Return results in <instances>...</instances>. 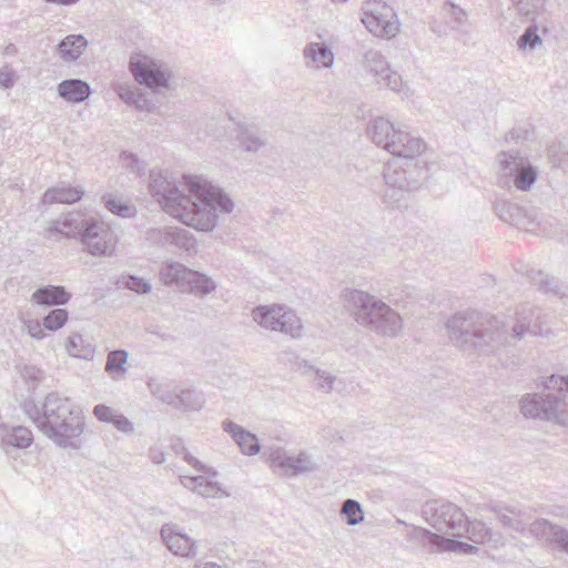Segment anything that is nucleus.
Masks as SVG:
<instances>
[{"label":"nucleus","mask_w":568,"mask_h":568,"mask_svg":"<svg viewBox=\"0 0 568 568\" xmlns=\"http://www.w3.org/2000/svg\"><path fill=\"white\" fill-rule=\"evenodd\" d=\"M151 189L166 213L201 231L214 226L217 209L229 212L233 207L230 199L196 176L185 178L178 187L163 178H156Z\"/></svg>","instance_id":"obj_1"},{"label":"nucleus","mask_w":568,"mask_h":568,"mask_svg":"<svg viewBox=\"0 0 568 568\" xmlns=\"http://www.w3.org/2000/svg\"><path fill=\"white\" fill-rule=\"evenodd\" d=\"M445 326L453 345L467 355L494 353L508 338L503 321L470 310L453 314Z\"/></svg>","instance_id":"obj_2"},{"label":"nucleus","mask_w":568,"mask_h":568,"mask_svg":"<svg viewBox=\"0 0 568 568\" xmlns=\"http://www.w3.org/2000/svg\"><path fill=\"white\" fill-rule=\"evenodd\" d=\"M29 414L47 436L63 447L75 446L74 440L84 432L83 416L68 398L50 395Z\"/></svg>","instance_id":"obj_3"},{"label":"nucleus","mask_w":568,"mask_h":568,"mask_svg":"<svg viewBox=\"0 0 568 568\" xmlns=\"http://www.w3.org/2000/svg\"><path fill=\"white\" fill-rule=\"evenodd\" d=\"M344 301L354 320L369 331L394 337L403 328L400 315L385 302L361 290H346Z\"/></svg>","instance_id":"obj_4"},{"label":"nucleus","mask_w":568,"mask_h":568,"mask_svg":"<svg viewBox=\"0 0 568 568\" xmlns=\"http://www.w3.org/2000/svg\"><path fill=\"white\" fill-rule=\"evenodd\" d=\"M366 133L374 144L397 158H416L425 148L420 138L396 128L383 116L371 120Z\"/></svg>","instance_id":"obj_5"},{"label":"nucleus","mask_w":568,"mask_h":568,"mask_svg":"<svg viewBox=\"0 0 568 568\" xmlns=\"http://www.w3.org/2000/svg\"><path fill=\"white\" fill-rule=\"evenodd\" d=\"M497 162L499 166L497 184L504 189L515 187L527 192L539 175L538 168L518 154L503 151L497 155Z\"/></svg>","instance_id":"obj_6"},{"label":"nucleus","mask_w":568,"mask_h":568,"mask_svg":"<svg viewBox=\"0 0 568 568\" xmlns=\"http://www.w3.org/2000/svg\"><path fill=\"white\" fill-rule=\"evenodd\" d=\"M520 412L526 418L568 423V405L552 393L526 394L520 399Z\"/></svg>","instance_id":"obj_7"},{"label":"nucleus","mask_w":568,"mask_h":568,"mask_svg":"<svg viewBox=\"0 0 568 568\" xmlns=\"http://www.w3.org/2000/svg\"><path fill=\"white\" fill-rule=\"evenodd\" d=\"M425 520L437 531L450 532L463 537L466 527V515L456 505L448 501L428 500L423 505Z\"/></svg>","instance_id":"obj_8"},{"label":"nucleus","mask_w":568,"mask_h":568,"mask_svg":"<svg viewBox=\"0 0 568 568\" xmlns=\"http://www.w3.org/2000/svg\"><path fill=\"white\" fill-rule=\"evenodd\" d=\"M362 22L378 38L392 39L399 31V21L393 7L382 0H367L362 6Z\"/></svg>","instance_id":"obj_9"},{"label":"nucleus","mask_w":568,"mask_h":568,"mask_svg":"<svg viewBox=\"0 0 568 568\" xmlns=\"http://www.w3.org/2000/svg\"><path fill=\"white\" fill-rule=\"evenodd\" d=\"M403 161L387 163L384 170L385 185L396 186L399 190L414 191L420 185L425 170L417 165L415 158H402Z\"/></svg>","instance_id":"obj_10"},{"label":"nucleus","mask_w":568,"mask_h":568,"mask_svg":"<svg viewBox=\"0 0 568 568\" xmlns=\"http://www.w3.org/2000/svg\"><path fill=\"white\" fill-rule=\"evenodd\" d=\"M409 540L418 541L422 546L427 547L429 551H450L456 554L473 555L478 552L479 548L468 542L446 538L432 532L422 527H414L408 534Z\"/></svg>","instance_id":"obj_11"},{"label":"nucleus","mask_w":568,"mask_h":568,"mask_svg":"<svg viewBox=\"0 0 568 568\" xmlns=\"http://www.w3.org/2000/svg\"><path fill=\"white\" fill-rule=\"evenodd\" d=\"M254 320L265 328L294 334L298 318L283 306H262L253 312Z\"/></svg>","instance_id":"obj_12"},{"label":"nucleus","mask_w":568,"mask_h":568,"mask_svg":"<svg viewBox=\"0 0 568 568\" xmlns=\"http://www.w3.org/2000/svg\"><path fill=\"white\" fill-rule=\"evenodd\" d=\"M527 530L536 539L568 555V529L548 519L539 518L529 524Z\"/></svg>","instance_id":"obj_13"},{"label":"nucleus","mask_w":568,"mask_h":568,"mask_svg":"<svg viewBox=\"0 0 568 568\" xmlns=\"http://www.w3.org/2000/svg\"><path fill=\"white\" fill-rule=\"evenodd\" d=\"M517 322L513 326L514 337L521 339L525 334L541 335L542 326L548 323V315L539 307L523 305L516 312Z\"/></svg>","instance_id":"obj_14"},{"label":"nucleus","mask_w":568,"mask_h":568,"mask_svg":"<svg viewBox=\"0 0 568 568\" xmlns=\"http://www.w3.org/2000/svg\"><path fill=\"white\" fill-rule=\"evenodd\" d=\"M134 79L146 87H163L168 82L165 73L148 57L135 54L130 63Z\"/></svg>","instance_id":"obj_15"},{"label":"nucleus","mask_w":568,"mask_h":568,"mask_svg":"<svg viewBox=\"0 0 568 568\" xmlns=\"http://www.w3.org/2000/svg\"><path fill=\"white\" fill-rule=\"evenodd\" d=\"M83 244L92 255H105L114 248V236L104 225H92L83 235Z\"/></svg>","instance_id":"obj_16"},{"label":"nucleus","mask_w":568,"mask_h":568,"mask_svg":"<svg viewBox=\"0 0 568 568\" xmlns=\"http://www.w3.org/2000/svg\"><path fill=\"white\" fill-rule=\"evenodd\" d=\"M464 536L475 544L487 545L494 549L504 545V536L499 531L491 530L480 520L470 521L467 517Z\"/></svg>","instance_id":"obj_17"},{"label":"nucleus","mask_w":568,"mask_h":568,"mask_svg":"<svg viewBox=\"0 0 568 568\" xmlns=\"http://www.w3.org/2000/svg\"><path fill=\"white\" fill-rule=\"evenodd\" d=\"M494 210L501 221L517 226L525 225L526 220L532 221L535 219L524 207L507 200H497L494 204Z\"/></svg>","instance_id":"obj_18"},{"label":"nucleus","mask_w":568,"mask_h":568,"mask_svg":"<svg viewBox=\"0 0 568 568\" xmlns=\"http://www.w3.org/2000/svg\"><path fill=\"white\" fill-rule=\"evenodd\" d=\"M369 61H375L381 64L382 69L372 67V73L377 77V82L384 84L393 91H400L403 80L399 73L392 71L388 63L379 52H373L368 55Z\"/></svg>","instance_id":"obj_19"},{"label":"nucleus","mask_w":568,"mask_h":568,"mask_svg":"<svg viewBox=\"0 0 568 568\" xmlns=\"http://www.w3.org/2000/svg\"><path fill=\"white\" fill-rule=\"evenodd\" d=\"M224 429L232 435L243 454L255 455L260 452V444L255 435L244 430L233 422H225Z\"/></svg>","instance_id":"obj_20"},{"label":"nucleus","mask_w":568,"mask_h":568,"mask_svg":"<svg viewBox=\"0 0 568 568\" xmlns=\"http://www.w3.org/2000/svg\"><path fill=\"white\" fill-rule=\"evenodd\" d=\"M162 537L168 548L175 555L189 557L193 554L194 545L192 540L187 536L175 531L173 528H163Z\"/></svg>","instance_id":"obj_21"},{"label":"nucleus","mask_w":568,"mask_h":568,"mask_svg":"<svg viewBox=\"0 0 568 568\" xmlns=\"http://www.w3.org/2000/svg\"><path fill=\"white\" fill-rule=\"evenodd\" d=\"M70 298V294L62 286H47L37 290L32 301L39 305H63Z\"/></svg>","instance_id":"obj_22"},{"label":"nucleus","mask_w":568,"mask_h":568,"mask_svg":"<svg viewBox=\"0 0 568 568\" xmlns=\"http://www.w3.org/2000/svg\"><path fill=\"white\" fill-rule=\"evenodd\" d=\"M526 276L528 281L532 285L537 286L544 294L564 297V294H561V284L556 277H551L548 274L536 270L527 271Z\"/></svg>","instance_id":"obj_23"},{"label":"nucleus","mask_w":568,"mask_h":568,"mask_svg":"<svg viewBox=\"0 0 568 568\" xmlns=\"http://www.w3.org/2000/svg\"><path fill=\"white\" fill-rule=\"evenodd\" d=\"M270 466L274 470L281 471L283 475L293 476L298 471L306 469L304 460L286 457L282 452L277 450L270 456Z\"/></svg>","instance_id":"obj_24"},{"label":"nucleus","mask_w":568,"mask_h":568,"mask_svg":"<svg viewBox=\"0 0 568 568\" xmlns=\"http://www.w3.org/2000/svg\"><path fill=\"white\" fill-rule=\"evenodd\" d=\"M61 97L69 101L80 102L90 94L89 85L80 80H67L59 85Z\"/></svg>","instance_id":"obj_25"},{"label":"nucleus","mask_w":568,"mask_h":568,"mask_svg":"<svg viewBox=\"0 0 568 568\" xmlns=\"http://www.w3.org/2000/svg\"><path fill=\"white\" fill-rule=\"evenodd\" d=\"M83 192L75 187L52 189L44 193L45 203H65L72 204L82 197Z\"/></svg>","instance_id":"obj_26"},{"label":"nucleus","mask_w":568,"mask_h":568,"mask_svg":"<svg viewBox=\"0 0 568 568\" xmlns=\"http://www.w3.org/2000/svg\"><path fill=\"white\" fill-rule=\"evenodd\" d=\"M87 48V40L81 36L67 37L60 43V53L65 60H75Z\"/></svg>","instance_id":"obj_27"},{"label":"nucleus","mask_w":568,"mask_h":568,"mask_svg":"<svg viewBox=\"0 0 568 568\" xmlns=\"http://www.w3.org/2000/svg\"><path fill=\"white\" fill-rule=\"evenodd\" d=\"M339 515L349 526L358 525L364 521L365 518L362 505L352 498L344 500Z\"/></svg>","instance_id":"obj_28"},{"label":"nucleus","mask_w":568,"mask_h":568,"mask_svg":"<svg viewBox=\"0 0 568 568\" xmlns=\"http://www.w3.org/2000/svg\"><path fill=\"white\" fill-rule=\"evenodd\" d=\"M542 40L536 23L529 24L517 40V47L523 52H530L541 45Z\"/></svg>","instance_id":"obj_29"},{"label":"nucleus","mask_w":568,"mask_h":568,"mask_svg":"<svg viewBox=\"0 0 568 568\" xmlns=\"http://www.w3.org/2000/svg\"><path fill=\"white\" fill-rule=\"evenodd\" d=\"M443 11L446 13L447 17V24L453 30H459L462 29L468 21V13L466 10L460 8L459 6L455 4L452 1H446Z\"/></svg>","instance_id":"obj_30"},{"label":"nucleus","mask_w":568,"mask_h":568,"mask_svg":"<svg viewBox=\"0 0 568 568\" xmlns=\"http://www.w3.org/2000/svg\"><path fill=\"white\" fill-rule=\"evenodd\" d=\"M186 278L191 291L196 294H207L215 290L214 282L201 273L189 271Z\"/></svg>","instance_id":"obj_31"},{"label":"nucleus","mask_w":568,"mask_h":568,"mask_svg":"<svg viewBox=\"0 0 568 568\" xmlns=\"http://www.w3.org/2000/svg\"><path fill=\"white\" fill-rule=\"evenodd\" d=\"M568 375L567 376H561V375H551L549 377H547V379L545 381L544 383V387L548 390H556L557 394H555L556 396H558L560 399H564L565 403H567V397H568Z\"/></svg>","instance_id":"obj_32"},{"label":"nucleus","mask_w":568,"mask_h":568,"mask_svg":"<svg viewBox=\"0 0 568 568\" xmlns=\"http://www.w3.org/2000/svg\"><path fill=\"white\" fill-rule=\"evenodd\" d=\"M68 317L69 315L65 310L55 308L43 318V326L48 331H57L67 323Z\"/></svg>","instance_id":"obj_33"},{"label":"nucleus","mask_w":568,"mask_h":568,"mask_svg":"<svg viewBox=\"0 0 568 568\" xmlns=\"http://www.w3.org/2000/svg\"><path fill=\"white\" fill-rule=\"evenodd\" d=\"M322 392H335L339 395H344L347 392V387L342 379L322 372Z\"/></svg>","instance_id":"obj_34"},{"label":"nucleus","mask_w":568,"mask_h":568,"mask_svg":"<svg viewBox=\"0 0 568 568\" xmlns=\"http://www.w3.org/2000/svg\"><path fill=\"white\" fill-rule=\"evenodd\" d=\"M405 192L407 191L399 190L396 186L386 185L383 192V202L392 209H398L400 207V202L404 200Z\"/></svg>","instance_id":"obj_35"},{"label":"nucleus","mask_w":568,"mask_h":568,"mask_svg":"<svg viewBox=\"0 0 568 568\" xmlns=\"http://www.w3.org/2000/svg\"><path fill=\"white\" fill-rule=\"evenodd\" d=\"M8 443L16 447H27L31 443V433L24 427L16 428L9 435Z\"/></svg>","instance_id":"obj_36"},{"label":"nucleus","mask_w":568,"mask_h":568,"mask_svg":"<svg viewBox=\"0 0 568 568\" xmlns=\"http://www.w3.org/2000/svg\"><path fill=\"white\" fill-rule=\"evenodd\" d=\"M126 362V353L123 351H115L110 353L105 368L108 372H114L122 369Z\"/></svg>","instance_id":"obj_37"},{"label":"nucleus","mask_w":568,"mask_h":568,"mask_svg":"<svg viewBox=\"0 0 568 568\" xmlns=\"http://www.w3.org/2000/svg\"><path fill=\"white\" fill-rule=\"evenodd\" d=\"M93 415L102 423L112 424L119 413L106 405L100 404L93 408Z\"/></svg>","instance_id":"obj_38"},{"label":"nucleus","mask_w":568,"mask_h":568,"mask_svg":"<svg viewBox=\"0 0 568 568\" xmlns=\"http://www.w3.org/2000/svg\"><path fill=\"white\" fill-rule=\"evenodd\" d=\"M106 205L112 213L121 216H128L131 213L130 206L123 203L120 199H109Z\"/></svg>","instance_id":"obj_39"},{"label":"nucleus","mask_w":568,"mask_h":568,"mask_svg":"<svg viewBox=\"0 0 568 568\" xmlns=\"http://www.w3.org/2000/svg\"><path fill=\"white\" fill-rule=\"evenodd\" d=\"M112 425L119 430L124 434H130L133 432L134 427L133 424L122 414L119 413V415L113 420Z\"/></svg>","instance_id":"obj_40"},{"label":"nucleus","mask_w":568,"mask_h":568,"mask_svg":"<svg viewBox=\"0 0 568 568\" xmlns=\"http://www.w3.org/2000/svg\"><path fill=\"white\" fill-rule=\"evenodd\" d=\"M126 286L139 294L146 293L150 288L149 284L143 278L133 276L129 278Z\"/></svg>","instance_id":"obj_41"},{"label":"nucleus","mask_w":568,"mask_h":568,"mask_svg":"<svg viewBox=\"0 0 568 568\" xmlns=\"http://www.w3.org/2000/svg\"><path fill=\"white\" fill-rule=\"evenodd\" d=\"M334 52L332 48L322 42V68H332L334 64Z\"/></svg>","instance_id":"obj_42"},{"label":"nucleus","mask_w":568,"mask_h":568,"mask_svg":"<svg viewBox=\"0 0 568 568\" xmlns=\"http://www.w3.org/2000/svg\"><path fill=\"white\" fill-rule=\"evenodd\" d=\"M447 27H449L447 23L444 26L437 20H434L429 23L430 30L438 36L445 34L447 31Z\"/></svg>","instance_id":"obj_43"},{"label":"nucleus","mask_w":568,"mask_h":568,"mask_svg":"<svg viewBox=\"0 0 568 568\" xmlns=\"http://www.w3.org/2000/svg\"><path fill=\"white\" fill-rule=\"evenodd\" d=\"M525 134H527L526 131L515 130L514 129L509 133H507L506 140L507 141H517L519 139H525Z\"/></svg>","instance_id":"obj_44"},{"label":"nucleus","mask_w":568,"mask_h":568,"mask_svg":"<svg viewBox=\"0 0 568 568\" xmlns=\"http://www.w3.org/2000/svg\"><path fill=\"white\" fill-rule=\"evenodd\" d=\"M511 529H514L515 531L517 532H525L526 530V525L524 521L517 519V518H514V521H513V525L510 527Z\"/></svg>","instance_id":"obj_45"},{"label":"nucleus","mask_w":568,"mask_h":568,"mask_svg":"<svg viewBox=\"0 0 568 568\" xmlns=\"http://www.w3.org/2000/svg\"><path fill=\"white\" fill-rule=\"evenodd\" d=\"M511 529H514L515 531L517 532H525L526 530V525L524 521L517 519V518H514V521H513V525L510 527Z\"/></svg>","instance_id":"obj_46"},{"label":"nucleus","mask_w":568,"mask_h":568,"mask_svg":"<svg viewBox=\"0 0 568 568\" xmlns=\"http://www.w3.org/2000/svg\"><path fill=\"white\" fill-rule=\"evenodd\" d=\"M373 52H374V51H368V52L366 53V55H365L366 64H367V69H368V71H369L371 73H372V67H375V68L382 69V68H381V64H379L378 62H375V61H373V60H372V61H369L368 55H369L371 53H373Z\"/></svg>","instance_id":"obj_47"},{"label":"nucleus","mask_w":568,"mask_h":568,"mask_svg":"<svg viewBox=\"0 0 568 568\" xmlns=\"http://www.w3.org/2000/svg\"><path fill=\"white\" fill-rule=\"evenodd\" d=\"M305 55H306V58H308L313 62H315V60H316V49H315V47L312 45L308 49H306Z\"/></svg>","instance_id":"obj_48"},{"label":"nucleus","mask_w":568,"mask_h":568,"mask_svg":"<svg viewBox=\"0 0 568 568\" xmlns=\"http://www.w3.org/2000/svg\"><path fill=\"white\" fill-rule=\"evenodd\" d=\"M29 332L36 338H41L43 336L39 325H36V327H30Z\"/></svg>","instance_id":"obj_49"},{"label":"nucleus","mask_w":568,"mask_h":568,"mask_svg":"<svg viewBox=\"0 0 568 568\" xmlns=\"http://www.w3.org/2000/svg\"><path fill=\"white\" fill-rule=\"evenodd\" d=\"M513 521H514V518L513 517H509V516H506V515H503L500 517V523L506 526V527H511L513 525Z\"/></svg>","instance_id":"obj_50"},{"label":"nucleus","mask_w":568,"mask_h":568,"mask_svg":"<svg viewBox=\"0 0 568 568\" xmlns=\"http://www.w3.org/2000/svg\"><path fill=\"white\" fill-rule=\"evenodd\" d=\"M325 438H326V439H329V440H331V443H334L335 440H341V442L343 440V437H342L338 433H335V434H333V435H331L329 433H327V435H326V437H325Z\"/></svg>","instance_id":"obj_51"},{"label":"nucleus","mask_w":568,"mask_h":568,"mask_svg":"<svg viewBox=\"0 0 568 568\" xmlns=\"http://www.w3.org/2000/svg\"><path fill=\"white\" fill-rule=\"evenodd\" d=\"M61 3L63 4H69V3H72L74 2L75 0H59Z\"/></svg>","instance_id":"obj_52"},{"label":"nucleus","mask_w":568,"mask_h":568,"mask_svg":"<svg viewBox=\"0 0 568 568\" xmlns=\"http://www.w3.org/2000/svg\"><path fill=\"white\" fill-rule=\"evenodd\" d=\"M205 568H221V567L216 564H210Z\"/></svg>","instance_id":"obj_53"},{"label":"nucleus","mask_w":568,"mask_h":568,"mask_svg":"<svg viewBox=\"0 0 568 568\" xmlns=\"http://www.w3.org/2000/svg\"><path fill=\"white\" fill-rule=\"evenodd\" d=\"M564 516H565L566 518H568V506H567V507H565V509H564Z\"/></svg>","instance_id":"obj_54"},{"label":"nucleus","mask_w":568,"mask_h":568,"mask_svg":"<svg viewBox=\"0 0 568 568\" xmlns=\"http://www.w3.org/2000/svg\"><path fill=\"white\" fill-rule=\"evenodd\" d=\"M333 2H341V3H345L347 0H332Z\"/></svg>","instance_id":"obj_55"}]
</instances>
